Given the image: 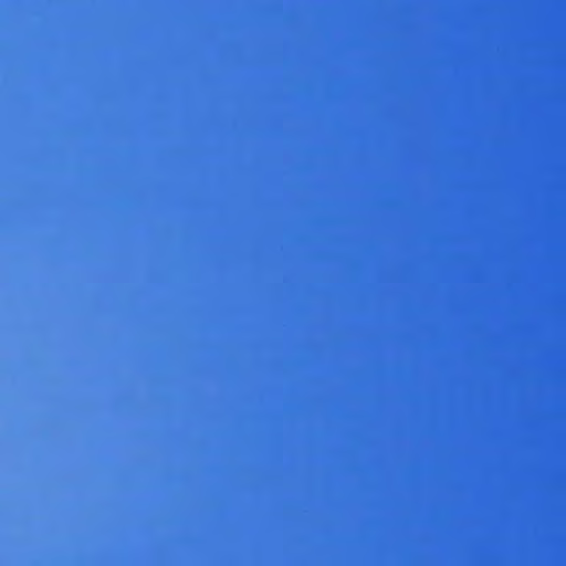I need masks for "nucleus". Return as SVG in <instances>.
<instances>
[{
    "label": "nucleus",
    "instance_id": "nucleus-1",
    "mask_svg": "<svg viewBox=\"0 0 566 566\" xmlns=\"http://www.w3.org/2000/svg\"><path fill=\"white\" fill-rule=\"evenodd\" d=\"M72 167H75V153H72Z\"/></svg>",
    "mask_w": 566,
    "mask_h": 566
},
{
    "label": "nucleus",
    "instance_id": "nucleus-2",
    "mask_svg": "<svg viewBox=\"0 0 566 566\" xmlns=\"http://www.w3.org/2000/svg\"><path fill=\"white\" fill-rule=\"evenodd\" d=\"M72 167H75V153H72Z\"/></svg>",
    "mask_w": 566,
    "mask_h": 566
},
{
    "label": "nucleus",
    "instance_id": "nucleus-3",
    "mask_svg": "<svg viewBox=\"0 0 566 566\" xmlns=\"http://www.w3.org/2000/svg\"><path fill=\"white\" fill-rule=\"evenodd\" d=\"M72 167H75V153H72Z\"/></svg>",
    "mask_w": 566,
    "mask_h": 566
},
{
    "label": "nucleus",
    "instance_id": "nucleus-4",
    "mask_svg": "<svg viewBox=\"0 0 566 566\" xmlns=\"http://www.w3.org/2000/svg\"><path fill=\"white\" fill-rule=\"evenodd\" d=\"M72 167H75V153H72Z\"/></svg>",
    "mask_w": 566,
    "mask_h": 566
},
{
    "label": "nucleus",
    "instance_id": "nucleus-5",
    "mask_svg": "<svg viewBox=\"0 0 566 566\" xmlns=\"http://www.w3.org/2000/svg\"><path fill=\"white\" fill-rule=\"evenodd\" d=\"M72 167H75V153H72Z\"/></svg>",
    "mask_w": 566,
    "mask_h": 566
},
{
    "label": "nucleus",
    "instance_id": "nucleus-6",
    "mask_svg": "<svg viewBox=\"0 0 566 566\" xmlns=\"http://www.w3.org/2000/svg\"><path fill=\"white\" fill-rule=\"evenodd\" d=\"M72 167H75V153H72Z\"/></svg>",
    "mask_w": 566,
    "mask_h": 566
},
{
    "label": "nucleus",
    "instance_id": "nucleus-7",
    "mask_svg": "<svg viewBox=\"0 0 566 566\" xmlns=\"http://www.w3.org/2000/svg\"><path fill=\"white\" fill-rule=\"evenodd\" d=\"M72 70H75V57H72Z\"/></svg>",
    "mask_w": 566,
    "mask_h": 566
},
{
    "label": "nucleus",
    "instance_id": "nucleus-8",
    "mask_svg": "<svg viewBox=\"0 0 566 566\" xmlns=\"http://www.w3.org/2000/svg\"><path fill=\"white\" fill-rule=\"evenodd\" d=\"M72 70H75V57H72Z\"/></svg>",
    "mask_w": 566,
    "mask_h": 566
},
{
    "label": "nucleus",
    "instance_id": "nucleus-9",
    "mask_svg": "<svg viewBox=\"0 0 566 566\" xmlns=\"http://www.w3.org/2000/svg\"><path fill=\"white\" fill-rule=\"evenodd\" d=\"M72 70H75V57H72Z\"/></svg>",
    "mask_w": 566,
    "mask_h": 566
},
{
    "label": "nucleus",
    "instance_id": "nucleus-10",
    "mask_svg": "<svg viewBox=\"0 0 566 566\" xmlns=\"http://www.w3.org/2000/svg\"><path fill=\"white\" fill-rule=\"evenodd\" d=\"M72 70H75V57H72Z\"/></svg>",
    "mask_w": 566,
    "mask_h": 566
},
{
    "label": "nucleus",
    "instance_id": "nucleus-11",
    "mask_svg": "<svg viewBox=\"0 0 566 566\" xmlns=\"http://www.w3.org/2000/svg\"><path fill=\"white\" fill-rule=\"evenodd\" d=\"M72 70H75V57H72Z\"/></svg>",
    "mask_w": 566,
    "mask_h": 566
},
{
    "label": "nucleus",
    "instance_id": "nucleus-12",
    "mask_svg": "<svg viewBox=\"0 0 566 566\" xmlns=\"http://www.w3.org/2000/svg\"><path fill=\"white\" fill-rule=\"evenodd\" d=\"M72 565H75V555H72Z\"/></svg>",
    "mask_w": 566,
    "mask_h": 566
},
{
    "label": "nucleus",
    "instance_id": "nucleus-13",
    "mask_svg": "<svg viewBox=\"0 0 566 566\" xmlns=\"http://www.w3.org/2000/svg\"><path fill=\"white\" fill-rule=\"evenodd\" d=\"M72 565H75V555H72Z\"/></svg>",
    "mask_w": 566,
    "mask_h": 566
},
{
    "label": "nucleus",
    "instance_id": "nucleus-14",
    "mask_svg": "<svg viewBox=\"0 0 566 566\" xmlns=\"http://www.w3.org/2000/svg\"><path fill=\"white\" fill-rule=\"evenodd\" d=\"M72 565H75V555H72Z\"/></svg>",
    "mask_w": 566,
    "mask_h": 566
},
{
    "label": "nucleus",
    "instance_id": "nucleus-15",
    "mask_svg": "<svg viewBox=\"0 0 566 566\" xmlns=\"http://www.w3.org/2000/svg\"><path fill=\"white\" fill-rule=\"evenodd\" d=\"M72 565H75V555H72Z\"/></svg>",
    "mask_w": 566,
    "mask_h": 566
},
{
    "label": "nucleus",
    "instance_id": "nucleus-16",
    "mask_svg": "<svg viewBox=\"0 0 566 566\" xmlns=\"http://www.w3.org/2000/svg\"><path fill=\"white\" fill-rule=\"evenodd\" d=\"M72 78H75V71H72Z\"/></svg>",
    "mask_w": 566,
    "mask_h": 566
},
{
    "label": "nucleus",
    "instance_id": "nucleus-17",
    "mask_svg": "<svg viewBox=\"0 0 566 566\" xmlns=\"http://www.w3.org/2000/svg\"><path fill=\"white\" fill-rule=\"evenodd\" d=\"M72 78H75V71H72Z\"/></svg>",
    "mask_w": 566,
    "mask_h": 566
},
{
    "label": "nucleus",
    "instance_id": "nucleus-18",
    "mask_svg": "<svg viewBox=\"0 0 566 566\" xmlns=\"http://www.w3.org/2000/svg\"><path fill=\"white\" fill-rule=\"evenodd\" d=\"M72 78H75V71H72Z\"/></svg>",
    "mask_w": 566,
    "mask_h": 566
},
{
    "label": "nucleus",
    "instance_id": "nucleus-19",
    "mask_svg": "<svg viewBox=\"0 0 566 566\" xmlns=\"http://www.w3.org/2000/svg\"><path fill=\"white\" fill-rule=\"evenodd\" d=\"M72 3L74 4V3H75V0H72Z\"/></svg>",
    "mask_w": 566,
    "mask_h": 566
},
{
    "label": "nucleus",
    "instance_id": "nucleus-20",
    "mask_svg": "<svg viewBox=\"0 0 566 566\" xmlns=\"http://www.w3.org/2000/svg\"><path fill=\"white\" fill-rule=\"evenodd\" d=\"M72 3L74 4V3H75V0H72Z\"/></svg>",
    "mask_w": 566,
    "mask_h": 566
},
{
    "label": "nucleus",
    "instance_id": "nucleus-21",
    "mask_svg": "<svg viewBox=\"0 0 566 566\" xmlns=\"http://www.w3.org/2000/svg\"><path fill=\"white\" fill-rule=\"evenodd\" d=\"M72 3L74 4V3H75V0H72Z\"/></svg>",
    "mask_w": 566,
    "mask_h": 566
},
{
    "label": "nucleus",
    "instance_id": "nucleus-22",
    "mask_svg": "<svg viewBox=\"0 0 566 566\" xmlns=\"http://www.w3.org/2000/svg\"><path fill=\"white\" fill-rule=\"evenodd\" d=\"M72 3L74 4V3H75V0H72Z\"/></svg>",
    "mask_w": 566,
    "mask_h": 566
},
{
    "label": "nucleus",
    "instance_id": "nucleus-23",
    "mask_svg": "<svg viewBox=\"0 0 566 566\" xmlns=\"http://www.w3.org/2000/svg\"><path fill=\"white\" fill-rule=\"evenodd\" d=\"M72 3L74 4V3H75V0H72Z\"/></svg>",
    "mask_w": 566,
    "mask_h": 566
},
{
    "label": "nucleus",
    "instance_id": "nucleus-24",
    "mask_svg": "<svg viewBox=\"0 0 566 566\" xmlns=\"http://www.w3.org/2000/svg\"><path fill=\"white\" fill-rule=\"evenodd\" d=\"M72 3L74 4V3H75V0H72Z\"/></svg>",
    "mask_w": 566,
    "mask_h": 566
},
{
    "label": "nucleus",
    "instance_id": "nucleus-25",
    "mask_svg": "<svg viewBox=\"0 0 566 566\" xmlns=\"http://www.w3.org/2000/svg\"><path fill=\"white\" fill-rule=\"evenodd\" d=\"M72 3L74 4V3H75V0H72Z\"/></svg>",
    "mask_w": 566,
    "mask_h": 566
}]
</instances>
